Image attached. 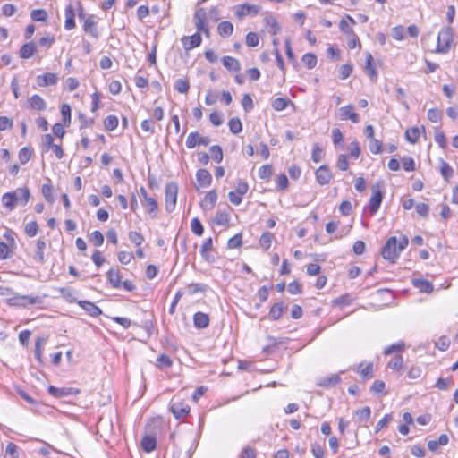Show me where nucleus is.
<instances>
[{
  "label": "nucleus",
  "instance_id": "nucleus-49",
  "mask_svg": "<svg viewBox=\"0 0 458 458\" xmlns=\"http://www.w3.org/2000/svg\"><path fill=\"white\" fill-rule=\"evenodd\" d=\"M89 242L94 246L99 247L104 243V235L99 231H94L89 236Z\"/></svg>",
  "mask_w": 458,
  "mask_h": 458
},
{
  "label": "nucleus",
  "instance_id": "nucleus-28",
  "mask_svg": "<svg viewBox=\"0 0 458 458\" xmlns=\"http://www.w3.org/2000/svg\"><path fill=\"white\" fill-rule=\"evenodd\" d=\"M141 447L146 453H151L157 447V439L154 436L147 435L141 440Z\"/></svg>",
  "mask_w": 458,
  "mask_h": 458
},
{
  "label": "nucleus",
  "instance_id": "nucleus-25",
  "mask_svg": "<svg viewBox=\"0 0 458 458\" xmlns=\"http://www.w3.org/2000/svg\"><path fill=\"white\" fill-rule=\"evenodd\" d=\"M193 324L196 328H206L209 325V317L203 312H196L193 316Z\"/></svg>",
  "mask_w": 458,
  "mask_h": 458
},
{
  "label": "nucleus",
  "instance_id": "nucleus-43",
  "mask_svg": "<svg viewBox=\"0 0 458 458\" xmlns=\"http://www.w3.org/2000/svg\"><path fill=\"white\" fill-rule=\"evenodd\" d=\"M211 157L216 163H221L223 160V150L218 145H214L209 148Z\"/></svg>",
  "mask_w": 458,
  "mask_h": 458
},
{
  "label": "nucleus",
  "instance_id": "nucleus-39",
  "mask_svg": "<svg viewBox=\"0 0 458 458\" xmlns=\"http://www.w3.org/2000/svg\"><path fill=\"white\" fill-rule=\"evenodd\" d=\"M420 134V131L417 127H411L406 130L405 131V139L411 142L415 143L417 142L419 137Z\"/></svg>",
  "mask_w": 458,
  "mask_h": 458
},
{
  "label": "nucleus",
  "instance_id": "nucleus-35",
  "mask_svg": "<svg viewBox=\"0 0 458 458\" xmlns=\"http://www.w3.org/2000/svg\"><path fill=\"white\" fill-rule=\"evenodd\" d=\"M143 205L146 207L147 212L152 216L155 217L157 212V202L154 198H148L144 201Z\"/></svg>",
  "mask_w": 458,
  "mask_h": 458
},
{
  "label": "nucleus",
  "instance_id": "nucleus-41",
  "mask_svg": "<svg viewBox=\"0 0 458 458\" xmlns=\"http://www.w3.org/2000/svg\"><path fill=\"white\" fill-rule=\"evenodd\" d=\"M173 365L171 358L166 354H161L157 360L156 366L159 369H168Z\"/></svg>",
  "mask_w": 458,
  "mask_h": 458
},
{
  "label": "nucleus",
  "instance_id": "nucleus-8",
  "mask_svg": "<svg viewBox=\"0 0 458 458\" xmlns=\"http://www.w3.org/2000/svg\"><path fill=\"white\" fill-rule=\"evenodd\" d=\"M211 140L208 137H203L198 131L191 132L186 139V147L188 148H194L197 146H208Z\"/></svg>",
  "mask_w": 458,
  "mask_h": 458
},
{
  "label": "nucleus",
  "instance_id": "nucleus-14",
  "mask_svg": "<svg viewBox=\"0 0 458 458\" xmlns=\"http://www.w3.org/2000/svg\"><path fill=\"white\" fill-rule=\"evenodd\" d=\"M37 83L39 87H47L57 83V76L53 72H46L37 76Z\"/></svg>",
  "mask_w": 458,
  "mask_h": 458
},
{
  "label": "nucleus",
  "instance_id": "nucleus-17",
  "mask_svg": "<svg viewBox=\"0 0 458 458\" xmlns=\"http://www.w3.org/2000/svg\"><path fill=\"white\" fill-rule=\"evenodd\" d=\"M366 73L369 76L372 81H376L377 79V72L374 64L373 56L370 53L366 54V64L364 67Z\"/></svg>",
  "mask_w": 458,
  "mask_h": 458
},
{
  "label": "nucleus",
  "instance_id": "nucleus-60",
  "mask_svg": "<svg viewBox=\"0 0 458 458\" xmlns=\"http://www.w3.org/2000/svg\"><path fill=\"white\" fill-rule=\"evenodd\" d=\"M259 38L257 33L249 32L246 35V45L250 47H255L259 45Z\"/></svg>",
  "mask_w": 458,
  "mask_h": 458
},
{
  "label": "nucleus",
  "instance_id": "nucleus-16",
  "mask_svg": "<svg viewBox=\"0 0 458 458\" xmlns=\"http://www.w3.org/2000/svg\"><path fill=\"white\" fill-rule=\"evenodd\" d=\"M217 193L215 190H212L205 195L204 199L200 202V207L204 210H211L215 207Z\"/></svg>",
  "mask_w": 458,
  "mask_h": 458
},
{
  "label": "nucleus",
  "instance_id": "nucleus-61",
  "mask_svg": "<svg viewBox=\"0 0 458 458\" xmlns=\"http://www.w3.org/2000/svg\"><path fill=\"white\" fill-rule=\"evenodd\" d=\"M348 150L350 153V156L353 157L354 159H357L360 155V148L359 143L354 140L350 143L348 147Z\"/></svg>",
  "mask_w": 458,
  "mask_h": 458
},
{
  "label": "nucleus",
  "instance_id": "nucleus-26",
  "mask_svg": "<svg viewBox=\"0 0 458 458\" xmlns=\"http://www.w3.org/2000/svg\"><path fill=\"white\" fill-rule=\"evenodd\" d=\"M223 65L231 72H240L241 64L240 62L233 56H225L222 59Z\"/></svg>",
  "mask_w": 458,
  "mask_h": 458
},
{
  "label": "nucleus",
  "instance_id": "nucleus-29",
  "mask_svg": "<svg viewBox=\"0 0 458 458\" xmlns=\"http://www.w3.org/2000/svg\"><path fill=\"white\" fill-rule=\"evenodd\" d=\"M213 249V241L212 238H208L205 240L200 248V254L203 259L208 262L212 261L210 259V251Z\"/></svg>",
  "mask_w": 458,
  "mask_h": 458
},
{
  "label": "nucleus",
  "instance_id": "nucleus-40",
  "mask_svg": "<svg viewBox=\"0 0 458 458\" xmlns=\"http://www.w3.org/2000/svg\"><path fill=\"white\" fill-rule=\"evenodd\" d=\"M440 173L444 179L448 181L453 176L454 170L447 162L441 160Z\"/></svg>",
  "mask_w": 458,
  "mask_h": 458
},
{
  "label": "nucleus",
  "instance_id": "nucleus-59",
  "mask_svg": "<svg viewBox=\"0 0 458 458\" xmlns=\"http://www.w3.org/2000/svg\"><path fill=\"white\" fill-rule=\"evenodd\" d=\"M434 140L436 143L442 148H445L447 147L446 138L443 131H436Z\"/></svg>",
  "mask_w": 458,
  "mask_h": 458
},
{
  "label": "nucleus",
  "instance_id": "nucleus-4",
  "mask_svg": "<svg viewBox=\"0 0 458 458\" xmlns=\"http://www.w3.org/2000/svg\"><path fill=\"white\" fill-rule=\"evenodd\" d=\"M382 185V182H377L371 187L372 196L370 197L369 203V209L371 215H374L377 212L382 203L384 197L383 191H381Z\"/></svg>",
  "mask_w": 458,
  "mask_h": 458
},
{
  "label": "nucleus",
  "instance_id": "nucleus-23",
  "mask_svg": "<svg viewBox=\"0 0 458 458\" xmlns=\"http://www.w3.org/2000/svg\"><path fill=\"white\" fill-rule=\"evenodd\" d=\"M196 179L201 187H208L211 184L212 175L206 169H199L196 173Z\"/></svg>",
  "mask_w": 458,
  "mask_h": 458
},
{
  "label": "nucleus",
  "instance_id": "nucleus-7",
  "mask_svg": "<svg viewBox=\"0 0 458 458\" xmlns=\"http://www.w3.org/2000/svg\"><path fill=\"white\" fill-rule=\"evenodd\" d=\"M207 13L203 8L198 9L194 13V23L197 29V32L204 33L207 37L209 36V30L206 24Z\"/></svg>",
  "mask_w": 458,
  "mask_h": 458
},
{
  "label": "nucleus",
  "instance_id": "nucleus-32",
  "mask_svg": "<svg viewBox=\"0 0 458 458\" xmlns=\"http://www.w3.org/2000/svg\"><path fill=\"white\" fill-rule=\"evenodd\" d=\"M355 21L352 17L350 15H346L345 18L342 19L339 23V28L341 31H343L345 34H353V31L351 28V24H355Z\"/></svg>",
  "mask_w": 458,
  "mask_h": 458
},
{
  "label": "nucleus",
  "instance_id": "nucleus-48",
  "mask_svg": "<svg viewBox=\"0 0 458 458\" xmlns=\"http://www.w3.org/2000/svg\"><path fill=\"white\" fill-rule=\"evenodd\" d=\"M273 174V167L270 165H264L259 169V177L262 180H269Z\"/></svg>",
  "mask_w": 458,
  "mask_h": 458
},
{
  "label": "nucleus",
  "instance_id": "nucleus-44",
  "mask_svg": "<svg viewBox=\"0 0 458 458\" xmlns=\"http://www.w3.org/2000/svg\"><path fill=\"white\" fill-rule=\"evenodd\" d=\"M363 366L362 363H360L356 369L358 373L360 374V376L364 378H370L373 376V365L372 363L367 364L363 369H361Z\"/></svg>",
  "mask_w": 458,
  "mask_h": 458
},
{
  "label": "nucleus",
  "instance_id": "nucleus-9",
  "mask_svg": "<svg viewBox=\"0 0 458 458\" xmlns=\"http://www.w3.org/2000/svg\"><path fill=\"white\" fill-rule=\"evenodd\" d=\"M259 12V6L255 4H243L234 7V14L239 20L248 15H256Z\"/></svg>",
  "mask_w": 458,
  "mask_h": 458
},
{
  "label": "nucleus",
  "instance_id": "nucleus-20",
  "mask_svg": "<svg viewBox=\"0 0 458 458\" xmlns=\"http://www.w3.org/2000/svg\"><path fill=\"white\" fill-rule=\"evenodd\" d=\"M83 30L94 38H98L99 34L97 29V23L93 16H89L84 21Z\"/></svg>",
  "mask_w": 458,
  "mask_h": 458
},
{
  "label": "nucleus",
  "instance_id": "nucleus-12",
  "mask_svg": "<svg viewBox=\"0 0 458 458\" xmlns=\"http://www.w3.org/2000/svg\"><path fill=\"white\" fill-rule=\"evenodd\" d=\"M315 175H316L317 182L319 185L328 184L333 176L329 167L325 165L319 166L317 169Z\"/></svg>",
  "mask_w": 458,
  "mask_h": 458
},
{
  "label": "nucleus",
  "instance_id": "nucleus-58",
  "mask_svg": "<svg viewBox=\"0 0 458 458\" xmlns=\"http://www.w3.org/2000/svg\"><path fill=\"white\" fill-rule=\"evenodd\" d=\"M38 232V225L36 221H31L25 225V233L29 237H34Z\"/></svg>",
  "mask_w": 458,
  "mask_h": 458
},
{
  "label": "nucleus",
  "instance_id": "nucleus-19",
  "mask_svg": "<svg viewBox=\"0 0 458 458\" xmlns=\"http://www.w3.org/2000/svg\"><path fill=\"white\" fill-rule=\"evenodd\" d=\"M182 43L186 50L195 48L201 44V36L199 32H196L191 37H183Z\"/></svg>",
  "mask_w": 458,
  "mask_h": 458
},
{
  "label": "nucleus",
  "instance_id": "nucleus-50",
  "mask_svg": "<svg viewBox=\"0 0 458 458\" xmlns=\"http://www.w3.org/2000/svg\"><path fill=\"white\" fill-rule=\"evenodd\" d=\"M191 231L198 236H201L204 233V227L200 222V220L197 217H194L191 222Z\"/></svg>",
  "mask_w": 458,
  "mask_h": 458
},
{
  "label": "nucleus",
  "instance_id": "nucleus-46",
  "mask_svg": "<svg viewBox=\"0 0 458 458\" xmlns=\"http://www.w3.org/2000/svg\"><path fill=\"white\" fill-rule=\"evenodd\" d=\"M61 114L63 116L64 124L69 126L71 123V106L68 104H63L61 106Z\"/></svg>",
  "mask_w": 458,
  "mask_h": 458
},
{
  "label": "nucleus",
  "instance_id": "nucleus-27",
  "mask_svg": "<svg viewBox=\"0 0 458 458\" xmlns=\"http://www.w3.org/2000/svg\"><path fill=\"white\" fill-rule=\"evenodd\" d=\"M36 52V45L33 42H29L24 45L20 49L19 55L22 59H29L34 55Z\"/></svg>",
  "mask_w": 458,
  "mask_h": 458
},
{
  "label": "nucleus",
  "instance_id": "nucleus-47",
  "mask_svg": "<svg viewBox=\"0 0 458 458\" xmlns=\"http://www.w3.org/2000/svg\"><path fill=\"white\" fill-rule=\"evenodd\" d=\"M118 123L115 115H108L104 121V126L107 131H114L117 128Z\"/></svg>",
  "mask_w": 458,
  "mask_h": 458
},
{
  "label": "nucleus",
  "instance_id": "nucleus-34",
  "mask_svg": "<svg viewBox=\"0 0 458 458\" xmlns=\"http://www.w3.org/2000/svg\"><path fill=\"white\" fill-rule=\"evenodd\" d=\"M217 31L221 37H229L233 31V25L230 21H222L218 24Z\"/></svg>",
  "mask_w": 458,
  "mask_h": 458
},
{
  "label": "nucleus",
  "instance_id": "nucleus-31",
  "mask_svg": "<svg viewBox=\"0 0 458 458\" xmlns=\"http://www.w3.org/2000/svg\"><path fill=\"white\" fill-rule=\"evenodd\" d=\"M284 312V306L282 302H276L271 307L268 317L271 320L276 321L278 320Z\"/></svg>",
  "mask_w": 458,
  "mask_h": 458
},
{
  "label": "nucleus",
  "instance_id": "nucleus-56",
  "mask_svg": "<svg viewBox=\"0 0 458 458\" xmlns=\"http://www.w3.org/2000/svg\"><path fill=\"white\" fill-rule=\"evenodd\" d=\"M32 151L30 148L24 147L19 151V160L21 164H26L31 158Z\"/></svg>",
  "mask_w": 458,
  "mask_h": 458
},
{
  "label": "nucleus",
  "instance_id": "nucleus-55",
  "mask_svg": "<svg viewBox=\"0 0 458 458\" xmlns=\"http://www.w3.org/2000/svg\"><path fill=\"white\" fill-rule=\"evenodd\" d=\"M41 192H42L43 197L48 203H51V204L54 203L55 199L52 195V187L50 184H48V183L43 184L42 188H41Z\"/></svg>",
  "mask_w": 458,
  "mask_h": 458
},
{
  "label": "nucleus",
  "instance_id": "nucleus-3",
  "mask_svg": "<svg viewBox=\"0 0 458 458\" xmlns=\"http://www.w3.org/2000/svg\"><path fill=\"white\" fill-rule=\"evenodd\" d=\"M382 257L391 263H395L399 258V251L397 250V239L394 236L390 237L381 250Z\"/></svg>",
  "mask_w": 458,
  "mask_h": 458
},
{
  "label": "nucleus",
  "instance_id": "nucleus-63",
  "mask_svg": "<svg viewBox=\"0 0 458 458\" xmlns=\"http://www.w3.org/2000/svg\"><path fill=\"white\" fill-rule=\"evenodd\" d=\"M322 153H323V149L322 148L319 147L318 144H314L313 145V150H312V155H311V159L313 162L315 163H318L321 161L322 159Z\"/></svg>",
  "mask_w": 458,
  "mask_h": 458
},
{
  "label": "nucleus",
  "instance_id": "nucleus-33",
  "mask_svg": "<svg viewBox=\"0 0 458 458\" xmlns=\"http://www.w3.org/2000/svg\"><path fill=\"white\" fill-rule=\"evenodd\" d=\"M107 278L113 287L119 288L121 286V276L117 269L111 268L107 272Z\"/></svg>",
  "mask_w": 458,
  "mask_h": 458
},
{
  "label": "nucleus",
  "instance_id": "nucleus-30",
  "mask_svg": "<svg viewBox=\"0 0 458 458\" xmlns=\"http://www.w3.org/2000/svg\"><path fill=\"white\" fill-rule=\"evenodd\" d=\"M413 285L420 292L426 293H429L434 290L433 284L429 281L424 279H414Z\"/></svg>",
  "mask_w": 458,
  "mask_h": 458
},
{
  "label": "nucleus",
  "instance_id": "nucleus-45",
  "mask_svg": "<svg viewBox=\"0 0 458 458\" xmlns=\"http://www.w3.org/2000/svg\"><path fill=\"white\" fill-rule=\"evenodd\" d=\"M274 238L273 233L266 232L261 234L259 238V244L264 250H268L271 246L272 240Z\"/></svg>",
  "mask_w": 458,
  "mask_h": 458
},
{
  "label": "nucleus",
  "instance_id": "nucleus-22",
  "mask_svg": "<svg viewBox=\"0 0 458 458\" xmlns=\"http://www.w3.org/2000/svg\"><path fill=\"white\" fill-rule=\"evenodd\" d=\"M341 382V377L338 374L323 377L318 381V386L325 388H331L335 386Z\"/></svg>",
  "mask_w": 458,
  "mask_h": 458
},
{
  "label": "nucleus",
  "instance_id": "nucleus-52",
  "mask_svg": "<svg viewBox=\"0 0 458 458\" xmlns=\"http://www.w3.org/2000/svg\"><path fill=\"white\" fill-rule=\"evenodd\" d=\"M404 346L405 344L403 341L394 343L384 350V354L390 355L394 352H401L402 350H403Z\"/></svg>",
  "mask_w": 458,
  "mask_h": 458
},
{
  "label": "nucleus",
  "instance_id": "nucleus-64",
  "mask_svg": "<svg viewBox=\"0 0 458 458\" xmlns=\"http://www.w3.org/2000/svg\"><path fill=\"white\" fill-rule=\"evenodd\" d=\"M336 166L341 171H346L349 168V162L347 160V157L344 154L339 155L337 161H336Z\"/></svg>",
  "mask_w": 458,
  "mask_h": 458
},
{
  "label": "nucleus",
  "instance_id": "nucleus-2",
  "mask_svg": "<svg viewBox=\"0 0 458 458\" xmlns=\"http://www.w3.org/2000/svg\"><path fill=\"white\" fill-rule=\"evenodd\" d=\"M452 41V29L450 27L443 28L437 35L436 52L439 54H446L451 47Z\"/></svg>",
  "mask_w": 458,
  "mask_h": 458
},
{
  "label": "nucleus",
  "instance_id": "nucleus-36",
  "mask_svg": "<svg viewBox=\"0 0 458 458\" xmlns=\"http://www.w3.org/2000/svg\"><path fill=\"white\" fill-rule=\"evenodd\" d=\"M301 61L308 69H313L318 63L317 56L312 53L303 55Z\"/></svg>",
  "mask_w": 458,
  "mask_h": 458
},
{
  "label": "nucleus",
  "instance_id": "nucleus-51",
  "mask_svg": "<svg viewBox=\"0 0 458 458\" xmlns=\"http://www.w3.org/2000/svg\"><path fill=\"white\" fill-rule=\"evenodd\" d=\"M30 17L34 21H45L47 18V13L44 9L32 10Z\"/></svg>",
  "mask_w": 458,
  "mask_h": 458
},
{
  "label": "nucleus",
  "instance_id": "nucleus-53",
  "mask_svg": "<svg viewBox=\"0 0 458 458\" xmlns=\"http://www.w3.org/2000/svg\"><path fill=\"white\" fill-rule=\"evenodd\" d=\"M403 359L401 355H395L388 362V368L393 370L400 369L403 367Z\"/></svg>",
  "mask_w": 458,
  "mask_h": 458
},
{
  "label": "nucleus",
  "instance_id": "nucleus-42",
  "mask_svg": "<svg viewBox=\"0 0 458 458\" xmlns=\"http://www.w3.org/2000/svg\"><path fill=\"white\" fill-rule=\"evenodd\" d=\"M213 222L218 225H226L229 223V214L226 211H218Z\"/></svg>",
  "mask_w": 458,
  "mask_h": 458
},
{
  "label": "nucleus",
  "instance_id": "nucleus-18",
  "mask_svg": "<svg viewBox=\"0 0 458 458\" xmlns=\"http://www.w3.org/2000/svg\"><path fill=\"white\" fill-rule=\"evenodd\" d=\"M28 106L31 109L41 112L46 110L47 103L39 95L34 94L28 99Z\"/></svg>",
  "mask_w": 458,
  "mask_h": 458
},
{
  "label": "nucleus",
  "instance_id": "nucleus-5",
  "mask_svg": "<svg viewBox=\"0 0 458 458\" xmlns=\"http://www.w3.org/2000/svg\"><path fill=\"white\" fill-rule=\"evenodd\" d=\"M9 303L15 307L27 308L30 305H40L42 298L39 296L15 295L9 299Z\"/></svg>",
  "mask_w": 458,
  "mask_h": 458
},
{
  "label": "nucleus",
  "instance_id": "nucleus-11",
  "mask_svg": "<svg viewBox=\"0 0 458 458\" xmlns=\"http://www.w3.org/2000/svg\"><path fill=\"white\" fill-rule=\"evenodd\" d=\"M338 116L342 121L350 120L353 123H358L360 122L359 115L354 112V107L352 105H348L339 108Z\"/></svg>",
  "mask_w": 458,
  "mask_h": 458
},
{
  "label": "nucleus",
  "instance_id": "nucleus-62",
  "mask_svg": "<svg viewBox=\"0 0 458 458\" xmlns=\"http://www.w3.org/2000/svg\"><path fill=\"white\" fill-rule=\"evenodd\" d=\"M392 37L399 41H402L404 39V28L401 25L395 26L392 29Z\"/></svg>",
  "mask_w": 458,
  "mask_h": 458
},
{
  "label": "nucleus",
  "instance_id": "nucleus-10",
  "mask_svg": "<svg viewBox=\"0 0 458 458\" xmlns=\"http://www.w3.org/2000/svg\"><path fill=\"white\" fill-rule=\"evenodd\" d=\"M170 411L176 419H182L190 412V406L178 400H172Z\"/></svg>",
  "mask_w": 458,
  "mask_h": 458
},
{
  "label": "nucleus",
  "instance_id": "nucleus-13",
  "mask_svg": "<svg viewBox=\"0 0 458 458\" xmlns=\"http://www.w3.org/2000/svg\"><path fill=\"white\" fill-rule=\"evenodd\" d=\"M48 393L55 397H63L69 395H76L80 393V390L73 387H55L50 386L47 389Z\"/></svg>",
  "mask_w": 458,
  "mask_h": 458
},
{
  "label": "nucleus",
  "instance_id": "nucleus-24",
  "mask_svg": "<svg viewBox=\"0 0 458 458\" xmlns=\"http://www.w3.org/2000/svg\"><path fill=\"white\" fill-rule=\"evenodd\" d=\"M65 15V22H64V28L67 30H71L75 28V13L73 7L69 4L65 8L64 12Z\"/></svg>",
  "mask_w": 458,
  "mask_h": 458
},
{
  "label": "nucleus",
  "instance_id": "nucleus-57",
  "mask_svg": "<svg viewBox=\"0 0 458 458\" xmlns=\"http://www.w3.org/2000/svg\"><path fill=\"white\" fill-rule=\"evenodd\" d=\"M289 101L286 98H276L273 103L272 106L276 111H283L288 106Z\"/></svg>",
  "mask_w": 458,
  "mask_h": 458
},
{
  "label": "nucleus",
  "instance_id": "nucleus-15",
  "mask_svg": "<svg viewBox=\"0 0 458 458\" xmlns=\"http://www.w3.org/2000/svg\"><path fill=\"white\" fill-rule=\"evenodd\" d=\"M46 240L44 238H38L36 242V249L34 251L33 259L39 264L45 263L44 250L46 249Z\"/></svg>",
  "mask_w": 458,
  "mask_h": 458
},
{
  "label": "nucleus",
  "instance_id": "nucleus-1",
  "mask_svg": "<svg viewBox=\"0 0 458 458\" xmlns=\"http://www.w3.org/2000/svg\"><path fill=\"white\" fill-rule=\"evenodd\" d=\"M30 199V191L28 187L17 188L2 196V204L8 210L12 211L16 206H26Z\"/></svg>",
  "mask_w": 458,
  "mask_h": 458
},
{
  "label": "nucleus",
  "instance_id": "nucleus-21",
  "mask_svg": "<svg viewBox=\"0 0 458 458\" xmlns=\"http://www.w3.org/2000/svg\"><path fill=\"white\" fill-rule=\"evenodd\" d=\"M78 304L88 314L92 317H98L102 311L95 303L89 301H79Z\"/></svg>",
  "mask_w": 458,
  "mask_h": 458
},
{
  "label": "nucleus",
  "instance_id": "nucleus-6",
  "mask_svg": "<svg viewBox=\"0 0 458 458\" xmlns=\"http://www.w3.org/2000/svg\"><path fill=\"white\" fill-rule=\"evenodd\" d=\"M178 185L175 182H169L165 186V210L171 213L174 210L177 201Z\"/></svg>",
  "mask_w": 458,
  "mask_h": 458
},
{
  "label": "nucleus",
  "instance_id": "nucleus-37",
  "mask_svg": "<svg viewBox=\"0 0 458 458\" xmlns=\"http://www.w3.org/2000/svg\"><path fill=\"white\" fill-rule=\"evenodd\" d=\"M266 24L269 27V33L276 35L280 32L281 27L274 17H267L265 19Z\"/></svg>",
  "mask_w": 458,
  "mask_h": 458
},
{
  "label": "nucleus",
  "instance_id": "nucleus-54",
  "mask_svg": "<svg viewBox=\"0 0 458 458\" xmlns=\"http://www.w3.org/2000/svg\"><path fill=\"white\" fill-rule=\"evenodd\" d=\"M190 85L186 80L177 79L174 82V89L179 93H187L189 90Z\"/></svg>",
  "mask_w": 458,
  "mask_h": 458
},
{
  "label": "nucleus",
  "instance_id": "nucleus-38",
  "mask_svg": "<svg viewBox=\"0 0 458 458\" xmlns=\"http://www.w3.org/2000/svg\"><path fill=\"white\" fill-rule=\"evenodd\" d=\"M230 131L233 134H239L242 131V124L238 117L231 118L228 122Z\"/></svg>",
  "mask_w": 458,
  "mask_h": 458
}]
</instances>
